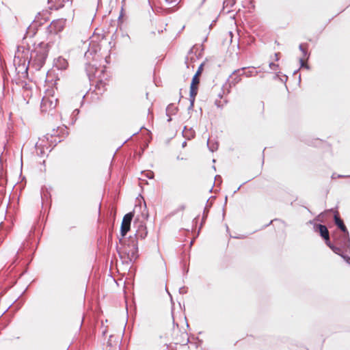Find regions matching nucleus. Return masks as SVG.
<instances>
[{"mask_svg":"<svg viewBox=\"0 0 350 350\" xmlns=\"http://www.w3.org/2000/svg\"><path fill=\"white\" fill-rule=\"evenodd\" d=\"M100 51V45L94 40L88 43V49L85 53L84 57L87 60L85 63V71L90 81H96V90L99 93L104 92L106 83L104 81L105 78V68L98 66V62L100 59V55L98 52Z\"/></svg>","mask_w":350,"mask_h":350,"instance_id":"f257e3e1","label":"nucleus"},{"mask_svg":"<svg viewBox=\"0 0 350 350\" xmlns=\"http://www.w3.org/2000/svg\"><path fill=\"white\" fill-rule=\"evenodd\" d=\"M29 49L18 46L14 58V65L18 74H27Z\"/></svg>","mask_w":350,"mask_h":350,"instance_id":"f03ea898","label":"nucleus"},{"mask_svg":"<svg viewBox=\"0 0 350 350\" xmlns=\"http://www.w3.org/2000/svg\"><path fill=\"white\" fill-rule=\"evenodd\" d=\"M48 56V50L42 44L29 51L28 65L36 70H39L44 66Z\"/></svg>","mask_w":350,"mask_h":350,"instance_id":"7ed1b4c3","label":"nucleus"},{"mask_svg":"<svg viewBox=\"0 0 350 350\" xmlns=\"http://www.w3.org/2000/svg\"><path fill=\"white\" fill-rule=\"evenodd\" d=\"M122 252L129 261H135L138 257V241L137 237L130 236L123 243Z\"/></svg>","mask_w":350,"mask_h":350,"instance_id":"20e7f679","label":"nucleus"},{"mask_svg":"<svg viewBox=\"0 0 350 350\" xmlns=\"http://www.w3.org/2000/svg\"><path fill=\"white\" fill-rule=\"evenodd\" d=\"M67 127H57L53 129L50 133L44 135L47 142H50V146H55L58 143L61 142L64 138L68 135Z\"/></svg>","mask_w":350,"mask_h":350,"instance_id":"39448f33","label":"nucleus"},{"mask_svg":"<svg viewBox=\"0 0 350 350\" xmlns=\"http://www.w3.org/2000/svg\"><path fill=\"white\" fill-rule=\"evenodd\" d=\"M334 239L337 245H340L344 250L347 251L350 250V237L349 232H342L340 234H336Z\"/></svg>","mask_w":350,"mask_h":350,"instance_id":"423d86ee","label":"nucleus"},{"mask_svg":"<svg viewBox=\"0 0 350 350\" xmlns=\"http://www.w3.org/2000/svg\"><path fill=\"white\" fill-rule=\"evenodd\" d=\"M133 227L136 228L135 233L133 237H137V239H144L147 234L148 230L146 224L144 221H139V218L135 219Z\"/></svg>","mask_w":350,"mask_h":350,"instance_id":"0eeeda50","label":"nucleus"},{"mask_svg":"<svg viewBox=\"0 0 350 350\" xmlns=\"http://www.w3.org/2000/svg\"><path fill=\"white\" fill-rule=\"evenodd\" d=\"M133 213H126L122 221L121 226H120V234L122 237H124L126 233L130 230L131 221L133 218Z\"/></svg>","mask_w":350,"mask_h":350,"instance_id":"6e6552de","label":"nucleus"},{"mask_svg":"<svg viewBox=\"0 0 350 350\" xmlns=\"http://www.w3.org/2000/svg\"><path fill=\"white\" fill-rule=\"evenodd\" d=\"M64 27V21L62 19L54 20L47 27V31L50 33L56 34L63 30Z\"/></svg>","mask_w":350,"mask_h":350,"instance_id":"1a4fd4ad","label":"nucleus"},{"mask_svg":"<svg viewBox=\"0 0 350 350\" xmlns=\"http://www.w3.org/2000/svg\"><path fill=\"white\" fill-rule=\"evenodd\" d=\"M50 142H47L44 136L39 139V141L36 144L35 147L36 150V154L40 157H43L45 154L44 148L46 149L51 148Z\"/></svg>","mask_w":350,"mask_h":350,"instance_id":"9d476101","label":"nucleus"},{"mask_svg":"<svg viewBox=\"0 0 350 350\" xmlns=\"http://www.w3.org/2000/svg\"><path fill=\"white\" fill-rule=\"evenodd\" d=\"M241 72H238V69L235 70L232 75L229 77L228 79V83L230 87L235 86L237 84H238L241 81V77H242Z\"/></svg>","mask_w":350,"mask_h":350,"instance_id":"9b49d317","label":"nucleus"},{"mask_svg":"<svg viewBox=\"0 0 350 350\" xmlns=\"http://www.w3.org/2000/svg\"><path fill=\"white\" fill-rule=\"evenodd\" d=\"M316 230L319 231L321 237L325 239V243L329 241V234L327 227L323 224H317L315 226Z\"/></svg>","mask_w":350,"mask_h":350,"instance_id":"f8f14e48","label":"nucleus"},{"mask_svg":"<svg viewBox=\"0 0 350 350\" xmlns=\"http://www.w3.org/2000/svg\"><path fill=\"white\" fill-rule=\"evenodd\" d=\"M56 107V101L54 103L49 98L44 97L41 102V109L42 111H46L48 109H53Z\"/></svg>","mask_w":350,"mask_h":350,"instance_id":"ddd939ff","label":"nucleus"},{"mask_svg":"<svg viewBox=\"0 0 350 350\" xmlns=\"http://www.w3.org/2000/svg\"><path fill=\"white\" fill-rule=\"evenodd\" d=\"M119 345V337L116 336L114 335H110L107 342L106 349L110 350L111 349H114L117 350Z\"/></svg>","mask_w":350,"mask_h":350,"instance_id":"4468645a","label":"nucleus"},{"mask_svg":"<svg viewBox=\"0 0 350 350\" xmlns=\"http://www.w3.org/2000/svg\"><path fill=\"white\" fill-rule=\"evenodd\" d=\"M241 72L242 75L246 77H251L256 76L258 74V71L254 67H249L247 68L243 67L238 69V72Z\"/></svg>","mask_w":350,"mask_h":350,"instance_id":"2eb2a0df","label":"nucleus"},{"mask_svg":"<svg viewBox=\"0 0 350 350\" xmlns=\"http://www.w3.org/2000/svg\"><path fill=\"white\" fill-rule=\"evenodd\" d=\"M335 224L338 227L341 232H349L346 226L345 225L342 219L338 215V212H336L334 216Z\"/></svg>","mask_w":350,"mask_h":350,"instance_id":"dca6fc26","label":"nucleus"},{"mask_svg":"<svg viewBox=\"0 0 350 350\" xmlns=\"http://www.w3.org/2000/svg\"><path fill=\"white\" fill-rule=\"evenodd\" d=\"M55 66L58 70H65L68 66V62L64 58L60 57L56 59Z\"/></svg>","mask_w":350,"mask_h":350,"instance_id":"f3484780","label":"nucleus"},{"mask_svg":"<svg viewBox=\"0 0 350 350\" xmlns=\"http://www.w3.org/2000/svg\"><path fill=\"white\" fill-rule=\"evenodd\" d=\"M326 245L336 254L339 255L340 256H342L343 253L342 252V250H344L342 247H341L340 245L339 247L333 245L330 241H328Z\"/></svg>","mask_w":350,"mask_h":350,"instance_id":"a211bd4d","label":"nucleus"},{"mask_svg":"<svg viewBox=\"0 0 350 350\" xmlns=\"http://www.w3.org/2000/svg\"><path fill=\"white\" fill-rule=\"evenodd\" d=\"M70 0H49V3H55L54 5L55 9L58 10L64 6L66 3H69Z\"/></svg>","mask_w":350,"mask_h":350,"instance_id":"6ab92c4d","label":"nucleus"},{"mask_svg":"<svg viewBox=\"0 0 350 350\" xmlns=\"http://www.w3.org/2000/svg\"><path fill=\"white\" fill-rule=\"evenodd\" d=\"M177 111V107H176L173 104H170L166 108V115L169 117L170 116L174 115ZM171 118H169L167 120L168 122L171 121Z\"/></svg>","mask_w":350,"mask_h":350,"instance_id":"aec40b11","label":"nucleus"},{"mask_svg":"<svg viewBox=\"0 0 350 350\" xmlns=\"http://www.w3.org/2000/svg\"><path fill=\"white\" fill-rule=\"evenodd\" d=\"M22 96L25 104H28L30 98L32 96V90H27L22 92Z\"/></svg>","mask_w":350,"mask_h":350,"instance_id":"412c9836","label":"nucleus"},{"mask_svg":"<svg viewBox=\"0 0 350 350\" xmlns=\"http://www.w3.org/2000/svg\"><path fill=\"white\" fill-rule=\"evenodd\" d=\"M235 4V0H224L223 3V9L228 8L227 12H230L231 8Z\"/></svg>","mask_w":350,"mask_h":350,"instance_id":"4be33fe9","label":"nucleus"},{"mask_svg":"<svg viewBox=\"0 0 350 350\" xmlns=\"http://www.w3.org/2000/svg\"><path fill=\"white\" fill-rule=\"evenodd\" d=\"M198 94V88L190 87L189 101H195L196 96Z\"/></svg>","mask_w":350,"mask_h":350,"instance_id":"5701e85b","label":"nucleus"},{"mask_svg":"<svg viewBox=\"0 0 350 350\" xmlns=\"http://www.w3.org/2000/svg\"><path fill=\"white\" fill-rule=\"evenodd\" d=\"M207 146L211 152H214L218 148V144L217 142L212 144L210 139L207 140Z\"/></svg>","mask_w":350,"mask_h":350,"instance_id":"b1692460","label":"nucleus"},{"mask_svg":"<svg viewBox=\"0 0 350 350\" xmlns=\"http://www.w3.org/2000/svg\"><path fill=\"white\" fill-rule=\"evenodd\" d=\"M199 83H200L199 77L194 75V76L192 78L190 87L198 88V85L199 84Z\"/></svg>","mask_w":350,"mask_h":350,"instance_id":"393cba45","label":"nucleus"},{"mask_svg":"<svg viewBox=\"0 0 350 350\" xmlns=\"http://www.w3.org/2000/svg\"><path fill=\"white\" fill-rule=\"evenodd\" d=\"M19 85L22 88L23 91H27V90H32L31 86L26 81H21Z\"/></svg>","mask_w":350,"mask_h":350,"instance_id":"a878e982","label":"nucleus"},{"mask_svg":"<svg viewBox=\"0 0 350 350\" xmlns=\"http://www.w3.org/2000/svg\"><path fill=\"white\" fill-rule=\"evenodd\" d=\"M299 50H300V51L302 52V53H303V57H304V58H306V59H308V57H309V55L308 54L306 49H304V44H299Z\"/></svg>","mask_w":350,"mask_h":350,"instance_id":"bb28decb","label":"nucleus"},{"mask_svg":"<svg viewBox=\"0 0 350 350\" xmlns=\"http://www.w3.org/2000/svg\"><path fill=\"white\" fill-rule=\"evenodd\" d=\"M141 216L144 220H147L149 217L148 212L146 210V204L145 202H144V210L142 211Z\"/></svg>","mask_w":350,"mask_h":350,"instance_id":"cd10ccee","label":"nucleus"},{"mask_svg":"<svg viewBox=\"0 0 350 350\" xmlns=\"http://www.w3.org/2000/svg\"><path fill=\"white\" fill-rule=\"evenodd\" d=\"M304 57H302V58H300L299 59V63H300V67L302 68H306V69H309L310 67L309 66L304 62Z\"/></svg>","mask_w":350,"mask_h":350,"instance_id":"c85d7f7f","label":"nucleus"},{"mask_svg":"<svg viewBox=\"0 0 350 350\" xmlns=\"http://www.w3.org/2000/svg\"><path fill=\"white\" fill-rule=\"evenodd\" d=\"M274 78L280 79L283 83H286L288 79V77L285 75L282 77H280L278 75H276Z\"/></svg>","mask_w":350,"mask_h":350,"instance_id":"c756f323","label":"nucleus"},{"mask_svg":"<svg viewBox=\"0 0 350 350\" xmlns=\"http://www.w3.org/2000/svg\"><path fill=\"white\" fill-rule=\"evenodd\" d=\"M203 66H204V64L203 63L200 65V66L198 67V69L196 73L195 74L196 75L199 77L201 75L202 71L203 70Z\"/></svg>","mask_w":350,"mask_h":350,"instance_id":"7c9ffc66","label":"nucleus"},{"mask_svg":"<svg viewBox=\"0 0 350 350\" xmlns=\"http://www.w3.org/2000/svg\"><path fill=\"white\" fill-rule=\"evenodd\" d=\"M165 1L169 5H172V6L176 5L178 2V0H165Z\"/></svg>","mask_w":350,"mask_h":350,"instance_id":"2f4dec72","label":"nucleus"},{"mask_svg":"<svg viewBox=\"0 0 350 350\" xmlns=\"http://www.w3.org/2000/svg\"><path fill=\"white\" fill-rule=\"evenodd\" d=\"M208 210L207 209V208L206 207L204 210V212H203V217H202V223H203L205 220V219L206 218L207 215H208ZM202 225V224H201V226Z\"/></svg>","mask_w":350,"mask_h":350,"instance_id":"473e14b6","label":"nucleus"},{"mask_svg":"<svg viewBox=\"0 0 350 350\" xmlns=\"http://www.w3.org/2000/svg\"><path fill=\"white\" fill-rule=\"evenodd\" d=\"M278 64H276L275 63H273V62H271L269 64V67L271 69L273 70H275L278 68Z\"/></svg>","mask_w":350,"mask_h":350,"instance_id":"72a5a7b5","label":"nucleus"},{"mask_svg":"<svg viewBox=\"0 0 350 350\" xmlns=\"http://www.w3.org/2000/svg\"><path fill=\"white\" fill-rule=\"evenodd\" d=\"M341 257L346 261L347 263L350 265V257L349 256L345 255L343 254Z\"/></svg>","mask_w":350,"mask_h":350,"instance_id":"f704fd0d","label":"nucleus"},{"mask_svg":"<svg viewBox=\"0 0 350 350\" xmlns=\"http://www.w3.org/2000/svg\"><path fill=\"white\" fill-rule=\"evenodd\" d=\"M146 176L149 178V179H152L154 177V173L151 171H149L148 172L146 173Z\"/></svg>","mask_w":350,"mask_h":350,"instance_id":"c9c22d12","label":"nucleus"},{"mask_svg":"<svg viewBox=\"0 0 350 350\" xmlns=\"http://www.w3.org/2000/svg\"><path fill=\"white\" fill-rule=\"evenodd\" d=\"M122 18H123V9H122L120 14V16L118 17V22L119 23H122L123 22Z\"/></svg>","mask_w":350,"mask_h":350,"instance_id":"e433bc0d","label":"nucleus"},{"mask_svg":"<svg viewBox=\"0 0 350 350\" xmlns=\"http://www.w3.org/2000/svg\"><path fill=\"white\" fill-rule=\"evenodd\" d=\"M179 293H180V294H185V293H187V289H186V288H185V287H184V286H183V287L180 288H179Z\"/></svg>","mask_w":350,"mask_h":350,"instance_id":"4c0bfd02","label":"nucleus"},{"mask_svg":"<svg viewBox=\"0 0 350 350\" xmlns=\"http://www.w3.org/2000/svg\"><path fill=\"white\" fill-rule=\"evenodd\" d=\"M194 102H195V101H192V102H191V101H190V105H189V107H188V110H191V109H193V105H194Z\"/></svg>","mask_w":350,"mask_h":350,"instance_id":"58836bf2","label":"nucleus"},{"mask_svg":"<svg viewBox=\"0 0 350 350\" xmlns=\"http://www.w3.org/2000/svg\"><path fill=\"white\" fill-rule=\"evenodd\" d=\"M79 109H75V110L73 111L72 116H77V115H78V114H79Z\"/></svg>","mask_w":350,"mask_h":350,"instance_id":"ea45409f","label":"nucleus"},{"mask_svg":"<svg viewBox=\"0 0 350 350\" xmlns=\"http://www.w3.org/2000/svg\"><path fill=\"white\" fill-rule=\"evenodd\" d=\"M278 55H279V53H275V61H278L279 59Z\"/></svg>","mask_w":350,"mask_h":350,"instance_id":"a19ab883","label":"nucleus"},{"mask_svg":"<svg viewBox=\"0 0 350 350\" xmlns=\"http://www.w3.org/2000/svg\"><path fill=\"white\" fill-rule=\"evenodd\" d=\"M350 176L338 175V178L349 177Z\"/></svg>","mask_w":350,"mask_h":350,"instance_id":"79ce46f5","label":"nucleus"},{"mask_svg":"<svg viewBox=\"0 0 350 350\" xmlns=\"http://www.w3.org/2000/svg\"><path fill=\"white\" fill-rule=\"evenodd\" d=\"M186 144H187V142H184L183 143V144H182V146H183V147H185V146H186Z\"/></svg>","mask_w":350,"mask_h":350,"instance_id":"37998d69","label":"nucleus"},{"mask_svg":"<svg viewBox=\"0 0 350 350\" xmlns=\"http://www.w3.org/2000/svg\"><path fill=\"white\" fill-rule=\"evenodd\" d=\"M217 178H221V177H220L219 176H218V175H217V176H215V180H216Z\"/></svg>","mask_w":350,"mask_h":350,"instance_id":"c03bdc74","label":"nucleus"},{"mask_svg":"<svg viewBox=\"0 0 350 350\" xmlns=\"http://www.w3.org/2000/svg\"><path fill=\"white\" fill-rule=\"evenodd\" d=\"M106 334V330L103 331V335H105Z\"/></svg>","mask_w":350,"mask_h":350,"instance_id":"a18cd8bd","label":"nucleus"},{"mask_svg":"<svg viewBox=\"0 0 350 350\" xmlns=\"http://www.w3.org/2000/svg\"><path fill=\"white\" fill-rule=\"evenodd\" d=\"M189 131L192 132V136L193 135L194 132L191 131V129H189Z\"/></svg>","mask_w":350,"mask_h":350,"instance_id":"49530a36","label":"nucleus"},{"mask_svg":"<svg viewBox=\"0 0 350 350\" xmlns=\"http://www.w3.org/2000/svg\"><path fill=\"white\" fill-rule=\"evenodd\" d=\"M273 222V220L270 221V223L267 225H266V226H269L270 224H271Z\"/></svg>","mask_w":350,"mask_h":350,"instance_id":"de8ad7c7","label":"nucleus"},{"mask_svg":"<svg viewBox=\"0 0 350 350\" xmlns=\"http://www.w3.org/2000/svg\"><path fill=\"white\" fill-rule=\"evenodd\" d=\"M335 176V174H333V175H332V178H335V176Z\"/></svg>","mask_w":350,"mask_h":350,"instance_id":"09e8293b","label":"nucleus"},{"mask_svg":"<svg viewBox=\"0 0 350 350\" xmlns=\"http://www.w3.org/2000/svg\"><path fill=\"white\" fill-rule=\"evenodd\" d=\"M240 188H241V186H239V187L237 188V191L239 190V189H240Z\"/></svg>","mask_w":350,"mask_h":350,"instance_id":"8fccbe9b","label":"nucleus"},{"mask_svg":"<svg viewBox=\"0 0 350 350\" xmlns=\"http://www.w3.org/2000/svg\"><path fill=\"white\" fill-rule=\"evenodd\" d=\"M186 130V126L184 127V131H183V133L185 132V131Z\"/></svg>","mask_w":350,"mask_h":350,"instance_id":"3c124183","label":"nucleus"},{"mask_svg":"<svg viewBox=\"0 0 350 350\" xmlns=\"http://www.w3.org/2000/svg\"><path fill=\"white\" fill-rule=\"evenodd\" d=\"M120 243H122V239H120Z\"/></svg>","mask_w":350,"mask_h":350,"instance_id":"603ef678","label":"nucleus"},{"mask_svg":"<svg viewBox=\"0 0 350 350\" xmlns=\"http://www.w3.org/2000/svg\"><path fill=\"white\" fill-rule=\"evenodd\" d=\"M1 225H2V222H0V227L1 226Z\"/></svg>","mask_w":350,"mask_h":350,"instance_id":"864d4df0","label":"nucleus"},{"mask_svg":"<svg viewBox=\"0 0 350 350\" xmlns=\"http://www.w3.org/2000/svg\"><path fill=\"white\" fill-rule=\"evenodd\" d=\"M205 0H203L202 3L204 2Z\"/></svg>","mask_w":350,"mask_h":350,"instance_id":"5fc2aeb1","label":"nucleus"}]
</instances>
